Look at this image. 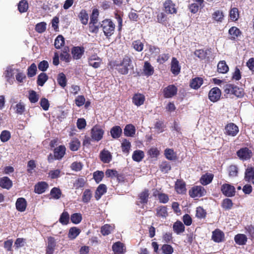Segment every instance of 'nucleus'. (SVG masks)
Instances as JSON below:
<instances>
[{
    "mask_svg": "<svg viewBox=\"0 0 254 254\" xmlns=\"http://www.w3.org/2000/svg\"><path fill=\"white\" fill-rule=\"evenodd\" d=\"M132 65L131 58L127 55L125 56L122 62L116 65L118 71L122 74H127L128 72L129 67Z\"/></svg>",
    "mask_w": 254,
    "mask_h": 254,
    "instance_id": "1",
    "label": "nucleus"
},
{
    "mask_svg": "<svg viewBox=\"0 0 254 254\" xmlns=\"http://www.w3.org/2000/svg\"><path fill=\"white\" fill-rule=\"evenodd\" d=\"M101 27L106 36L109 37L114 33L115 26L110 19H105L102 21Z\"/></svg>",
    "mask_w": 254,
    "mask_h": 254,
    "instance_id": "2",
    "label": "nucleus"
},
{
    "mask_svg": "<svg viewBox=\"0 0 254 254\" xmlns=\"http://www.w3.org/2000/svg\"><path fill=\"white\" fill-rule=\"evenodd\" d=\"M225 92L231 94L237 97H242L244 95L243 90L234 85L229 84L225 89Z\"/></svg>",
    "mask_w": 254,
    "mask_h": 254,
    "instance_id": "3",
    "label": "nucleus"
},
{
    "mask_svg": "<svg viewBox=\"0 0 254 254\" xmlns=\"http://www.w3.org/2000/svg\"><path fill=\"white\" fill-rule=\"evenodd\" d=\"M104 133V131L100 127L95 126L91 129L92 139L95 141H98L103 138Z\"/></svg>",
    "mask_w": 254,
    "mask_h": 254,
    "instance_id": "4",
    "label": "nucleus"
},
{
    "mask_svg": "<svg viewBox=\"0 0 254 254\" xmlns=\"http://www.w3.org/2000/svg\"><path fill=\"white\" fill-rule=\"evenodd\" d=\"M189 192L191 197H195L205 195L206 191L203 187L197 186L193 187Z\"/></svg>",
    "mask_w": 254,
    "mask_h": 254,
    "instance_id": "5",
    "label": "nucleus"
},
{
    "mask_svg": "<svg viewBox=\"0 0 254 254\" xmlns=\"http://www.w3.org/2000/svg\"><path fill=\"white\" fill-rule=\"evenodd\" d=\"M237 154L239 158L242 160L250 159L253 155L252 151L247 147L242 148L238 150Z\"/></svg>",
    "mask_w": 254,
    "mask_h": 254,
    "instance_id": "6",
    "label": "nucleus"
},
{
    "mask_svg": "<svg viewBox=\"0 0 254 254\" xmlns=\"http://www.w3.org/2000/svg\"><path fill=\"white\" fill-rule=\"evenodd\" d=\"M221 190L222 193L226 196L231 197L235 194V188L234 186L225 184L221 186Z\"/></svg>",
    "mask_w": 254,
    "mask_h": 254,
    "instance_id": "7",
    "label": "nucleus"
},
{
    "mask_svg": "<svg viewBox=\"0 0 254 254\" xmlns=\"http://www.w3.org/2000/svg\"><path fill=\"white\" fill-rule=\"evenodd\" d=\"M88 62L90 66H91L95 68H97L100 66L102 63V59L96 54H93L89 56L88 58Z\"/></svg>",
    "mask_w": 254,
    "mask_h": 254,
    "instance_id": "8",
    "label": "nucleus"
},
{
    "mask_svg": "<svg viewBox=\"0 0 254 254\" xmlns=\"http://www.w3.org/2000/svg\"><path fill=\"white\" fill-rule=\"evenodd\" d=\"M225 133L232 136H236L239 132L238 127L234 123L228 124L225 128Z\"/></svg>",
    "mask_w": 254,
    "mask_h": 254,
    "instance_id": "9",
    "label": "nucleus"
},
{
    "mask_svg": "<svg viewBox=\"0 0 254 254\" xmlns=\"http://www.w3.org/2000/svg\"><path fill=\"white\" fill-rule=\"evenodd\" d=\"M221 93V91L218 87H214L209 92V98L213 102H216L220 99Z\"/></svg>",
    "mask_w": 254,
    "mask_h": 254,
    "instance_id": "10",
    "label": "nucleus"
},
{
    "mask_svg": "<svg viewBox=\"0 0 254 254\" xmlns=\"http://www.w3.org/2000/svg\"><path fill=\"white\" fill-rule=\"evenodd\" d=\"M177 88L173 85H170L164 88V95L165 98H171L177 94Z\"/></svg>",
    "mask_w": 254,
    "mask_h": 254,
    "instance_id": "11",
    "label": "nucleus"
},
{
    "mask_svg": "<svg viewBox=\"0 0 254 254\" xmlns=\"http://www.w3.org/2000/svg\"><path fill=\"white\" fill-rule=\"evenodd\" d=\"M245 175V181L254 184V168L249 166L246 170Z\"/></svg>",
    "mask_w": 254,
    "mask_h": 254,
    "instance_id": "12",
    "label": "nucleus"
},
{
    "mask_svg": "<svg viewBox=\"0 0 254 254\" xmlns=\"http://www.w3.org/2000/svg\"><path fill=\"white\" fill-rule=\"evenodd\" d=\"M164 10L168 13L173 14L177 12L175 5L170 0H167L164 3Z\"/></svg>",
    "mask_w": 254,
    "mask_h": 254,
    "instance_id": "13",
    "label": "nucleus"
},
{
    "mask_svg": "<svg viewBox=\"0 0 254 254\" xmlns=\"http://www.w3.org/2000/svg\"><path fill=\"white\" fill-rule=\"evenodd\" d=\"M112 250L115 254H124L126 251L125 245L120 242L114 243L112 246Z\"/></svg>",
    "mask_w": 254,
    "mask_h": 254,
    "instance_id": "14",
    "label": "nucleus"
},
{
    "mask_svg": "<svg viewBox=\"0 0 254 254\" xmlns=\"http://www.w3.org/2000/svg\"><path fill=\"white\" fill-rule=\"evenodd\" d=\"M56 246V242L53 237H50L48 238V244L46 249V254H53Z\"/></svg>",
    "mask_w": 254,
    "mask_h": 254,
    "instance_id": "15",
    "label": "nucleus"
},
{
    "mask_svg": "<svg viewBox=\"0 0 254 254\" xmlns=\"http://www.w3.org/2000/svg\"><path fill=\"white\" fill-rule=\"evenodd\" d=\"M181 70V66L179 65V62L175 58H173L171 64V71L174 75H178Z\"/></svg>",
    "mask_w": 254,
    "mask_h": 254,
    "instance_id": "16",
    "label": "nucleus"
},
{
    "mask_svg": "<svg viewBox=\"0 0 254 254\" xmlns=\"http://www.w3.org/2000/svg\"><path fill=\"white\" fill-rule=\"evenodd\" d=\"M84 52V49L83 47H73L71 50V53L74 59H80Z\"/></svg>",
    "mask_w": 254,
    "mask_h": 254,
    "instance_id": "17",
    "label": "nucleus"
},
{
    "mask_svg": "<svg viewBox=\"0 0 254 254\" xmlns=\"http://www.w3.org/2000/svg\"><path fill=\"white\" fill-rule=\"evenodd\" d=\"M66 148L64 145H60L54 150V157L56 159H62L65 153Z\"/></svg>",
    "mask_w": 254,
    "mask_h": 254,
    "instance_id": "18",
    "label": "nucleus"
},
{
    "mask_svg": "<svg viewBox=\"0 0 254 254\" xmlns=\"http://www.w3.org/2000/svg\"><path fill=\"white\" fill-rule=\"evenodd\" d=\"M144 101L145 96L140 93L135 94L132 97V102L137 106H140L143 105Z\"/></svg>",
    "mask_w": 254,
    "mask_h": 254,
    "instance_id": "19",
    "label": "nucleus"
},
{
    "mask_svg": "<svg viewBox=\"0 0 254 254\" xmlns=\"http://www.w3.org/2000/svg\"><path fill=\"white\" fill-rule=\"evenodd\" d=\"M224 237V233L218 229H216L212 232V239L216 243L222 242Z\"/></svg>",
    "mask_w": 254,
    "mask_h": 254,
    "instance_id": "20",
    "label": "nucleus"
},
{
    "mask_svg": "<svg viewBox=\"0 0 254 254\" xmlns=\"http://www.w3.org/2000/svg\"><path fill=\"white\" fill-rule=\"evenodd\" d=\"M12 186V182L7 177H3L0 179V187L9 190Z\"/></svg>",
    "mask_w": 254,
    "mask_h": 254,
    "instance_id": "21",
    "label": "nucleus"
},
{
    "mask_svg": "<svg viewBox=\"0 0 254 254\" xmlns=\"http://www.w3.org/2000/svg\"><path fill=\"white\" fill-rule=\"evenodd\" d=\"M100 156L101 161L105 163H109L112 158L110 152L105 149H104L101 152Z\"/></svg>",
    "mask_w": 254,
    "mask_h": 254,
    "instance_id": "22",
    "label": "nucleus"
},
{
    "mask_svg": "<svg viewBox=\"0 0 254 254\" xmlns=\"http://www.w3.org/2000/svg\"><path fill=\"white\" fill-rule=\"evenodd\" d=\"M15 205L16 209L18 211L23 212L25 210L26 207V201L24 198H19L17 199Z\"/></svg>",
    "mask_w": 254,
    "mask_h": 254,
    "instance_id": "23",
    "label": "nucleus"
},
{
    "mask_svg": "<svg viewBox=\"0 0 254 254\" xmlns=\"http://www.w3.org/2000/svg\"><path fill=\"white\" fill-rule=\"evenodd\" d=\"M175 189L178 193H184L186 191V185L184 182L178 180L175 184Z\"/></svg>",
    "mask_w": 254,
    "mask_h": 254,
    "instance_id": "24",
    "label": "nucleus"
},
{
    "mask_svg": "<svg viewBox=\"0 0 254 254\" xmlns=\"http://www.w3.org/2000/svg\"><path fill=\"white\" fill-rule=\"evenodd\" d=\"M143 73L145 75L149 76L154 73V67L148 62H145L143 68Z\"/></svg>",
    "mask_w": 254,
    "mask_h": 254,
    "instance_id": "25",
    "label": "nucleus"
},
{
    "mask_svg": "<svg viewBox=\"0 0 254 254\" xmlns=\"http://www.w3.org/2000/svg\"><path fill=\"white\" fill-rule=\"evenodd\" d=\"M107 191V187L104 184H100L95 191V197L97 200H99L102 195Z\"/></svg>",
    "mask_w": 254,
    "mask_h": 254,
    "instance_id": "26",
    "label": "nucleus"
},
{
    "mask_svg": "<svg viewBox=\"0 0 254 254\" xmlns=\"http://www.w3.org/2000/svg\"><path fill=\"white\" fill-rule=\"evenodd\" d=\"M211 49L204 50H197L194 52V55L200 59H204L207 56L209 55L211 53Z\"/></svg>",
    "mask_w": 254,
    "mask_h": 254,
    "instance_id": "27",
    "label": "nucleus"
},
{
    "mask_svg": "<svg viewBox=\"0 0 254 254\" xmlns=\"http://www.w3.org/2000/svg\"><path fill=\"white\" fill-rule=\"evenodd\" d=\"M48 188V184L44 182L38 183L35 186V192L38 194L44 192Z\"/></svg>",
    "mask_w": 254,
    "mask_h": 254,
    "instance_id": "28",
    "label": "nucleus"
},
{
    "mask_svg": "<svg viewBox=\"0 0 254 254\" xmlns=\"http://www.w3.org/2000/svg\"><path fill=\"white\" fill-rule=\"evenodd\" d=\"M234 240L239 245H244L247 241V237L244 234H238L235 236Z\"/></svg>",
    "mask_w": 254,
    "mask_h": 254,
    "instance_id": "29",
    "label": "nucleus"
},
{
    "mask_svg": "<svg viewBox=\"0 0 254 254\" xmlns=\"http://www.w3.org/2000/svg\"><path fill=\"white\" fill-rule=\"evenodd\" d=\"M173 228L177 234H180L185 231L184 225L180 221H177L174 224Z\"/></svg>",
    "mask_w": 254,
    "mask_h": 254,
    "instance_id": "30",
    "label": "nucleus"
},
{
    "mask_svg": "<svg viewBox=\"0 0 254 254\" xmlns=\"http://www.w3.org/2000/svg\"><path fill=\"white\" fill-rule=\"evenodd\" d=\"M213 178V175L211 174H205L201 176L200 182L202 185H207L210 184Z\"/></svg>",
    "mask_w": 254,
    "mask_h": 254,
    "instance_id": "31",
    "label": "nucleus"
},
{
    "mask_svg": "<svg viewBox=\"0 0 254 254\" xmlns=\"http://www.w3.org/2000/svg\"><path fill=\"white\" fill-rule=\"evenodd\" d=\"M135 133V127L131 124H128L125 127L124 134L127 136H133Z\"/></svg>",
    "mask_w": 254,
    "mask_h": 254,
    "instance_id": "32",
    "label": "nucleus"
},
{
    "mask_svg": "<svg viewBox=\"0 0 254 254\" xmlns=\"http://www.w3.org/2000/svg\"><path fill=\"white\" fill-rule=\"evenodd\" d=\"M212 19L217 22H222L224 19V14L222 11L217 10L212 15Z\"/></svg>",
    "mask_w": 254,
    "mask_h": 254,
    "instance_id": "33",
    "label": "nucleus"
},
{
    "mask_svg": "<svg viewBox=\"0 0 254 254\" xmlns=\"http://www.w3.org/2000/svg\"><path fill=\"white\" fill-rule=\"evenodd\" d=\"M202 83V78L200 77H195L191 81L190 86L192 88L197 89L200 87Z\"/></svg>",
    "mask_w": 254,
    "mask_h": 254,
    "instance_id": "34",
    "label": "nucleus"
},
{
    "mask_svg": "<svg viewBox=\"0 0 254 254\" xmlns=\"http://www.w3.org/2000/svg\"><path fill=\"white\" fill-rule=\"evenodd\" d=\"M80 232V230L77 227H71L69 230L68 234V238L71 240H73L79 235Z\"/></svg>",
    "mask_w": 254,
    "mask_h": 254,
    "instance_id": "35",
    "label": "nucleus"
},
{
    "mask_svg": "<svg viewBox=\"0 0 254 254\" xmlns=\"http://www.w3.org/2000/svg\"><path fill=\"white\" fill-rule=\"evenodd\" d=\"M217 70L219 73H225L228 71L229 67L225 61H222L218 63L217 65Z\"/></svg>",
    "mask_w": 254,
    "mask_h": 254,
    "instance_id": "36",
    "label": "nucleus"
},
{
    "mask_svg": "<svg viewBox=\"0 0 254 254\" xmlns=\"http://www.w3.org/2000/svg\"><path fill=\"white\" fill-rule=\"evenodd\" d=\"M110 132L113 138H118L121 136L122 129L119 126H115L112 128Z\"/></svg>",
    "mask_w": 254,
    "mask_h": 254,
    "instance_id": "37",
    "label": "nucleus"
},
{
    "mask_svg": "<svg viewBox=\"0 0 254 254\" xmlns=\"http://www.w3.org/2000/svg\"><path fill=\"white\" fill-rule=\"evenodd\" d=\"M80 146V142L77 138H73L69 143V148L72 151L78 150Z\"/></svg>",
    "mask_w": 254,
    "mask_h": 254,
    "instance_id": "38",
    "label": "nucleus"
},
{
    "mask_svg": "<svg viewBox=\"0 0 254 254\" xmlns=\"http://www.w3.org/2000/svg\"><path fill=\"white\" fill-rule=\"evenodd\" d=\"M144 153L141 150H135L132 154V159L136 162H140L144 157Z\"/></svg>",
    "mask_w": 254,
    "mask_h": 254,
    "instance_id": "39",
    "label": "nucleus"
},
{
    "mask_svg": "<svg viewBox=\"0 0 254 254\" xmlns=\"http://www.w3.org/2000/svg\"><path fill=\"white\" fill-rule=\"evenodd\" d=\"M92 196L91 190L89 189L85 190L83 192L82 200L84 203H88Z\"/></svg>",
    "mask_w": 254,
    "mask_h": 254,
    "instance_id": "40",
    "label": "nucleus"
},
{
    "mask_svg": "<svg viewBox=\"0 0 254 254\" xmlns=\"http://www.w3.org/2000/svg\"><path fill=\"white\" fill-rule=\"evenodd\" d=\"M48 79V77L45 73H41L38 76L37 81L38 85L41 86H43Z\"/></svg>",
    "mask_w": 254,
    "mask_h": 254,
    "instance_id": "41",
    "label": "nucleus"
},
{
    "mask_svg": "<svg viewBox=\"0 0 254 254\" xmlns=\"http://www.w3.org/2000/svg\"><path fill=\"white\" fill-rule=\"evenodd\" d=\"M57 81L62 87H64L66 85V78L64 73L62 72L58 74Z\"/></svg>",
    "mask_w": 254,
    "mask_h": 254,
    "instance_id": "42",
    "label": "nucleus"
},
{
    "mask_svg": "<svg viewBox=\"0 0 254 254\" xmlns=\"http://www.w3.org/2000/svg\"><path fill=\"white\" fill-rule=\"evenodd\" d=\"M229 16L231 20L236 21L239 17V11L237 8L234 7L232 8L229 12Z\"/></svg>",
    "mask_w": 254,
    "mask_h": 254,
    "instance_id": "43",
    "label": "nucleus"
},
{
    "mask_svg": "<svg viewBox=\"0 0 254 254\" xmlns=\"http://www.w3.org/2000/svg\"><path fill=\"white\" fill-rule=\"evenodd\" d=\"M28 8V4L26 0H21L18 5V9L20 13L26 12Z\"/></svg>",
    "mask_w": 254,
    "mask_h": 254,
    "instance_id": "44",
    "label": "nucleus"
},
{
    "mask_svg": "<svg viewBox=\"0 0 254 254\" xmlns=\"http://www.w3.org/2000/svg\"><path fill=\"white\" fill-rule=\"evenodd\" d=\"M157 216L165 218L168 215L167 208L165 206H161L156 209Z\"/></svg>",
    "mask_w": 254,
    "mask_h": 254,
    "instance_id": "45",
    "label": "nucleus"
},
{
    "mask_svg": "<svg viewBox=\"0 0 254 254\" xmlns=\"http://www.w3.org/2000/svg\"><path fill=\"white\" fill-rule=\"evenodd\" d=\"M165 155L167 159L170 160H174L176 159V155L174 150L171 149H166L165 150Z\"/></svg>",
    "mask_w": 254,
    "mask_h": 254,
    "instance_id": "46",
    "label": "nucleus"
},
{
    "mask_svg": "<svg viewBox=\"0 0 254 254\" xmlns=\"http://www.w3.org/2000/svg\"><path fill=\"white\" fill-rule=\"evenodd\" d=\"M131 146L130 142L126 139L123 140L122 143V149L124 153L127 154Z\"/></svg>",
    "mask_w": 254,
    "mask_h": 254,
    "instance_id": "47",
    "label": "nucleus"
},
{
    "mask_svg": "<svg viewBox=\"0 0 254 254\" xmlns=\"http://www.w3.org/2000/svg\"><path fill=\"white\" fill-rule=\"evenodd\" d=\"M64 44V39L62 35H59L55 41V46L57 49H60Z\"/></svg>",
    "mask_w": 254,
    "mask_h": 254,
    "instance_id": "48",
    "label": "nucleus"
},
{
    "mask_svg": "<svg viewBox=\"0 0 254 254\" xmlns=\"http://www.w3.org/2000/svg\"><path fill=\"white\" fill-rule=\"evenodd\" d=\"M148 196V190H145L141 192L139 194L140 202L141 203H146L147 202Z\"/></svg>",
    "mask_w": 254,
    "mask_h": 254,
    "instance_id": "49",
    "label": "nucleus"
},
{
    "mask_svg": "<svg viewBox=\"0 0 254 254\" xmlns=\"http://www.w3.org/2000/svg\"><path fill=\"white\" fill-rule=\"evenodd\" d=\"M69 216L66 211H64L61 214L59 221L63 225H66L69 221Z\"/></svg>",
    "mask_w": 254,
    "mask_h": 254,
    "instance_id": "50",
    "label": "nucleus"
},
{
    "mask_svg": "<svg viewBox=\"0 0 254 254\" xmlns=\"http://www.w3.org/2000/svg\"><path fill=\"white\" fill-rule=\"evenodd\" d=\"M79 18L83 24L86 25L88 23V15L85 10H81L79 14Z\"/></svg>",
    "mask_w": 254,
    "mask_h": 254,
    "instance_id": "51",
    "label": "nucleus"
},
{
    "mask_svg": "<svg viewBox=\"0 0 254 254\" xmlns=\"http://www.w3.org/2000/svg\"><path fill=\"white\" fill-rule=\"evenodd\" d=\"M113 229V227L109 224H105L101 227V232L104 236L108 235L111 233Z\"/></svg>",
    "mask_w": 254,
    "mask_h": 254,
    "instance_id": "52",
    "label": "nucleus"
},
{
    "mask_svg": "<svg viewBox=\"0 0 254 254\" xmlns=\"http://www.w3.org/2000/svg\"><path fill=\"white\" fill-rule=\"evenodd\" d=\"M229 33L232 39H235L241 34V31L238 28L232 27L229 29Z\"/></svg>",
    "mask_w": 254,
    "mask_h": 254,
    "instance_id": "53",
    "label": "nucleus"
},
{
    "mask_svg": "<svg viewBox=\"0 0 254 254\" xmlns=\"http://www.w3.org/2000/svg\"><path fill=\"white\" fill-rule=\"evenodd\" d=\"M47 24L45 22H41L37 23L35 26V30L39 33H43L46 29Z\"/></svg>",
    "mask_w": 254,
    "mask_h": 254,
    "instance_id": "54",
    "label": "nucleus"
},
{
    "mask_svg": "<svg viewBox=\"0 0 254 254\" xmlns=\"http://www.w3.org/2000/svg\"><path fill=\"white\" fill-rule=\"evenodd\" d=\"M50 194L52 198L58 199L61 195V190L59 188H54L51 190Z\"/></svg>",
    "mask_w": 254,
    "mask_h": 254,
    "instance_id": "55",
    "label": "nucleus"
},
{
    "mask_svg": "<svg viewBox=\"0 0 254 254\" xmlns=\"http://www.w3.org/2000/svg\"><path fill=\"white\" fill-rule=\"evenodd\" d=\"M71 221L74 224L79 223L82 220V216L80 213H75L71 215L70 217Z\"/></svg>",
    "mask_w": 254,
    "mask_h": 254,
    "instance_id": "56",
    "label": "nucleus"
},
{
    "mask_svg": "<svg viewBox=\"0 0 254 254\" xmlns=\"http://www.w3.org/2000/svg\"><path fill=\"white\" fill-rule=\"evenodd\" d=\"M233 206V203L232 200L229 198L224 199L222 203V207L226 209H230Z\"/></svg>",
    "mask_w": 254,
    "mask_h": 254,
    "instance_id": "57",
    "label": "nucleus"
},
{
    "mask_svg": "<svg viewBox=\"0 0 254 254\" xmlns=\"http://www.w3.org/2000/svg\"><path fill=\"white\" fill-rule=\"evenodd\" d=\"M10 138V133L7 130H3L1 132L0 138L2 142L7 141Z\"/></svg>",
    "mask_w": 254,
    "mask_h": 254,
    "instance_id": "58",
    "label": "nucleus"
},
{
    "mask_svg": "<svg viewBox=\"0 0 254 254\" xmlns=\"http://www.w3.org/2000/svg\"><path fill=\"white\" fill-rule=\"evenodd\" d=\"M98 15V11L97 9H94L93 10L92 15L90 17V21L89 24H96L97 23V18Z\"/></svg>",
    "mask_w": 254,
    "mask_h": 254,
    "instance_id": "59",
    "label": "nucleus"
},
{
    "mask_svg": "<svg viewBox=\"0 0 254 254\" xmlns=\"http://www.w3.org/2000/svg\"><path fill=\"white\" fill-rule=\"evenodd\" d=\"M143 44L139 40L135 41L132 43L133 48L138 52H141L143 49Z\"/></svg>",
    "mask_w": 254,
    "mask_h": 254,
    "instance_id": "60",
    "label": "nucleus"
},
{
    "mask_svg": "<svg viewBox=\"0 0 254 254\" xmlns=\"http://www.w3.org/2000/svg\"><path fill=\"white\" fill-rule=\"evenodd\" d=\"M37 66L35 64H32L28 69L27 75L29 77H32L36 73Z\"/></svg>",
    "mask_w": 254,
    "mask_h": 254,
    "instance_id": "61",
    "label": "nucleus"
},
{
    "mask_svg": "<svg viewBox=\"0 0 254 254\" xmlns=\"http://www.w3.org/2000/svg\"><path fill=\"white\" fill-rule=\"evenodd\" d=\"M161 249L164 254H172L173 252L172 247L169 245H163Z\"/></svg>",
    "mask_w": 254,
    "mask_h": 254,
    "instance_id": "62",
    "label": "nucleus"
},
{
    "mask_svg": "<svg viewBox=\"0 0 254 254\" xmlns=\"http://www.w3.org/2000/svg\"><path fill=\"white\" fill-rule=\"evenodd\" d=\"M61 170L59 169L52 170L49 172V177L52 179L59 178L60 176Z\"/></svg>",
    "mask_w": 254,
    "mask_h": 254,
    "instance_id": "63",
    "label": "nucleus"
},
{
    "mask_svg": "<svg viewBox=\"0 0 254 254\" xmlns=\"http://www.w3.org/2000/svg\"><path fill=\"white\" fill-rule=\"evenodd\" d=\"M169 57L168 54H163L158 57L157 62L160 64H163L169 59Z\"/></svg>",
    "mask_w": 254,
    "mask_h": 254,
    "instance_id": "64",
    "label": "nucleus"
}]
</instances>
